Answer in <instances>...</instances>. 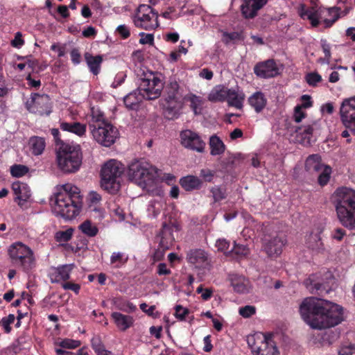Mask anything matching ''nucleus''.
Wrapping results in <instances>:
<instances>
[{
  "label": "nucleus",
  "mask_w": 355,
  "mask_h": 355,
  "mask_svg": "<svg viewBox=\"0 0 355 355\" xmlns=\"http://www.w3.org/2000/svg\"><path fill=\"white\" fill-rule=\"evenodd\" d=\"M300 311L304 322L315 329L335 327L344 320L342 306L313 297L302 302Z\"/></svg>",
  "instance_id": "1"
},
{
  "label": "nucleus",
  "mask_w": 355,
  "mask_h": 355,
  "mask_svg": "<svg viewBox=\"0 0 355 355\" xmlns=\"http://www.w3.org/2000/svg\"><path fill=\"white\" fill-rule=\"evenodd\" d=\"M82 205L80 189L76 186L67 184L55 194L53 211L56 216L70 220L79 214Z\"/></svg>",
  "instance_id": "2"
},
{
  "label": "nucleus",
  "mask_w": 355,
  "mask_h": 355,
  "mask_svg": "<svg viewBox=\"0 0 355 355\" xmlns=\"http://www.w3.org/2000/svg\"><path fill=\"white\" fill-rule=\"evenodd\" d=\"M334 194V206L339 222L349 230H355V190L341 187Z\"/></svg>",
  "instance_id": "3"
},
{
  "label": "nucleus",
  "mask_w": 355,
  "mask_h": 355,
  "mask_svg": "<svg viewBox=\"0 0 355 355\" xmlns=\"http://www.w3.org/2000/svg\"><path fill=\"white\" fill-rule=\"evenodd\" d=\"M58 168L64 173L78 171L82 164L83 153L79 145L62 144L56 153Z\"/></svg>",
  "instance_id": "4"
},
{
  "label": "nucleus",
  "mask_w": 355,
  "mask_h": 355,
  "mask_svg": "<svg viewBox=\"0 0 355 355\" xmlns=\"http://www.w3.org/2000/svg\"><path fill=\"white\" fill-rule=\"evenodd\" d=\"M10 263L26 273L31 272L36 266L33 250L21 242L12 243L8 249Z\"/></svg>",
  "instance_id": "5"
},
{
  "label": "nucleus",
  "mask_w": 355,
  "mask_h": 355,
  "mask_svg": "<svg viewBox=\"0 0 355 355\" xmlns=\"http://www.w3.org/2000/svg\"><path fill=\"white\" fill-rule=\"evenodd\" d=\"M124 172L123 165L115 160L105 162L101 170V186L108 193L114 194L121 187V178Z\"/></svg>",
  "instance_id": "6"
},
{
  "label": "nucleus",
  "mask_w": 355,
  "mask_h": 355,
  "mask_svg": "<svg viewBox=\"0 0 355 355\" xmlns=\"http://www.w3.org/2000/svg\"><path fill=\"white\" fill-rule=\"evenodd\" d=\"M128 175L139 184L150 185L158 176L157 169L144 159L135 160L128 166Z\"/></svg>",
  "instance_id": "7"
},
{
  "label": "nucleus",
  "mask_w": 355,
  "mask_h": 355,
  "mask_svg": "<svg viewBox=\"0 0 355 355\" xmlns=\"http://www.w3.org/2000/svg\"><path fill=\"white\" fill-rule=\"evenodd\" d=\"M166 101V115L168 119H177L180 115L181 103L180 101V85L175 77H170L164 87Z\"/></svg>",
  "instance_id": "8"
},
{
  "label": "nucleus",
  "mask_w": 355,
  "mask_h": 355,
  "mask_svg": "<svg viewBox=\"0 0 355 355\" xmlns=\"http://www.w3.org/2000/svg\"><path fill=\"white\" fill-rule=\"evenodd\" d=\"M89 128L94 139L107 147L115 142L119 135L116 128L107 121H97V124L89 123Z\"/></svg>",
  "instance_id": "9"
},
{
  "label": "nucleus",
  "mask_w": 355,
  "mask_h": 355,
  "mask_svg": "<svg viewBox=\"0 0 355 355\" xmlns=\"http://www.w3.org/2000/svg\"><path fill=\"white\" fill-rule=\"evenodd\" d=\"M163 88L161 80L154 73H149L141 78L137 89L144 99L155 100L160 96Z\"/></svg>",
  "instance_id": "10"
},
{
  "label": "nucleus",
  "mask_w": 355,
  "mask_h": 355,
  "mask_svg": "<svg viewBox=\"0 0 355 355\" xmlns=\"http://www.w3.org/2000/svg\"><path fill=\"white\" fill-rule=\"evenodd\" d=\"M132 19L136 27L145 30H153L159 26L158 12L146 4L139 5Z\"/></svg>",
  "instance_id": "11"
},
{
  "label": "nucleus",
  "mask_w": 355,
  "mask_h": 355,
  "mask_svg": "<svg viewBox=\"0 0 355 355\" xmlns=\"http://www.w3.org/2000/svg\"><path fill=\"white\" fill-rule=\"evenodd\" d=\"M26 108L40 116H49L52 112V102L48 94H31V101L26 103Z\"/></svg>",
  "instance_id": "12"
},
{
  "label": "nucleus",
  "mask_w": 355,
  "mask_h": 355,
  "mask_svg": "<svg viewBox=\"0 0 355 355\" xmlns=\"http://www.w3.org/2000/svg\"><path fill=\"white\" fill-rule=\"evenodd\" d=\"M180 230L179 225L176 222L169 221L162 223L157 237L159 238V248L163 250H168L175 241L174 232H178Z\"/></svg>",
  "instance_id": "13"
},
{
  "label": "nucleus",
  "mask_w": 355,
  "mask_h": 355,
  "mask_svg": "<svg viewBox=\"0 0 355 355\" xmlns=\"http://www.w3.org/2000/svg\"><path fill=\"white\" fill-rule=\"evenodd\" d=\"M181 144L186 148L203 153L206 144L199 135L191 130H184L180 132Z\"/></svg>",
  "instance_id": "14"
},
{
  "label": "nucleus",
  "mask_w": 355,
  "mask_h": 355,
  "mask_svg": "<svg viewBox=\"0 0 355 355\" xmlns=\"http://www.w3.org/2000/svg\"><path fill=\"white\" fill-rule=\"evenodd\" d=\"M254 73L261 78H270L278 76L279 69L273 59L258 62L254 67Z\"/></svg>",
  "instance_id": "15"
},
{
  "label": "nucleus",
  "mask_w": 355,
  "mask_h": 355,
  "mask_svg": "<svg viewBox=\"0 0 355 355\" xmlns=\"http://www.w3.org/2000/svg\"><path fill=\"white\" fill-rule=\"evenodd\" d=\"M268 0H242L240 10L245 19H252L258 15L259 11L266 5Z\"/></svg>",
  "instance_id": "16"
},
{
  "label": "nucleus",
  "mask_w": 355,
  "mask_h": 355,
  "mask_svg": "<svg viewBox=\"0 0 355 355\" xmlns=\"http://www.w3.org/2000/svg\"><path fill=\"white\" fill-rule=\"evenodd\" d=\"M340 114L345 128H351L352 125H355V97L343 101Z\"/></svg>",
  "instance_id": "17"
},
{
  "label": "nucleus",
  "mask_w": 355,
  "mask_h": 355,
  "mask_svg": "<svg viewBox=\"0 0 355 355\" xmlns=\"http://www.w3.org/2000/svg\"><path fill=\"white\" fill-rule=\"evenodd\" d=\"M304 284L313 294L322 295L329 291V286L323 281L320 273L310 275L304 280Z\"/></svg>",
  "instance_id": "18"
},
{
  "label": "nucleus",
  "mask_w": 355,
  "mask_h": 355,
  "mask_svg": "<svg viewBox=\"0 0 355 355\" xmlns=\"http://www.w3.org/2000/svg\"><path fill=\"white\" fill-rule=\"evenodd\" d=\"M286 243L285 236L277 235L265 241L264 250L269 257L276 258L282 254L283 247Z\"/></svg>",
  "instance_id": "19"
},
{
  "label": "nucleus",
  "mask_w": 355,
  "mask_h": 355,
  "mask_svg": "<svg viewBox=\"0 0 355 355\" xmlns=\"http://www.w3.org/2000/svg\"><path fill=\"white\" fill-rule=\"evenodd\" d=\"M229 279L235 292L241 294L248 293L251 289L248 279L238 274L230 275Z\"/></svg>",
  "instance_id": "20"
},
{
  "label": "nucleus",
  "mask_w": 355,
  "mask_h": 355,
  "mask_svg": "<svg viewBox=\"0 0 355 355\" xmlns=\"http://www.w3.org/2000/svg\"><path fill=\"white\" fill-rule=\"evenodd\" d=\"M12 189L16 196L15 200H19L18 205L19 206L22 205V201H27L31 196L29 187L24 182L19 181L13 182Z\"/></svg>",
  "instance_id": "21"
},
{
  "label": "nucleus",
  "mask_w": 355,
  "mask_h": 355,
  "mask_svg": "<svg viewBox=\"0 0 355 355\" xmlns=\"http://www.w3.org/2000/svg\"><path fill=\"white\" fill-rule=\"evenodd\" d=\"M187 260L197 268L202 267L207 261L206 252L201 249H191L187 253Z\"/></svg>",
  "instance_id": "22"
},
{
  "label": "nucleus",
  "mask_w": 355,
  "mask_h": 355,
  "mask_svg": "<svg viewBox=\"0 0 355 355\" xmlns=\"http://www.w3.org/2000/svg\"><path fill=\"white\" fill-rule=\"evenodd\" d=\"M111 318L114 320L117 328L122 331H125L128 329L130 328L135 322L132 316L124 315L119 312L112 313Z\"/></svg>",
  "instance_id": "23"
},
{
  "label": "nucleus",
  "mask_w": 355,
  "mask_h": 355,
  "mask_svg": "<svg viewBox=\"0 0 355 355\" xmlns=\"http://www.w3.org/2000/svg\"><path fill=\"white\" fill-rule=\"evenodd\" d=\"M84 58L89 71L94 75L97 76L101 71V66L103 60V56L101 55L94 56L92 53L85 52Z\"/></svg>",
  "instance_id": "24"
},
{
  "label": "nucleus",
  "mask_w": 355,
  "mask_h": 355,
  "mask_svg": "<svg viewBox=\"0 0 355 355\" xmlns=\"http://www.w3.org/2000/svg\"><path fill=\"white\" fill-rule=\"evenodd\" d=\"M279 350L272 340L271 335L266 336L260 345V350L257 352V355H279Z\"/></svg>",
  "instance_id": "25"
},
{
  "label": "nucleus",
  "mask_w": 355,
  "mask_h": 355,
  "mask_svg": "<svg viewBox=\"0 0 355 355\" xmlns=\"http://www.w3.org/2000/svg\"><path fill=\"white\" fill-rule=\"evenodd\" d=\"M313 128L311 125L297 127L295 130L298 141L304 145H311Z\"/></svg>",
  "instance_id": "26"
},
{
  "label": "nucleus",
  "mask_w": 355,
  "mask_h": 355,
  "mask_svg": "<svg viewBox=\"0 0 355 355\" xmlns=\"http://www.w3.org/2000/svg\"><path fill=\"white\" fill-rule=\"evenodd\" d=\"M250 253V250L247 245L237 243L234 241L233 248L227 252V257L241 260L247 258Z\"/></svg>",
  "instance_id": "27"
},
{
  "label": "nucleus",
  "mask_w": 355,
  "mask_h": 355,
  "mask_svg": "<svg viewBox=\"0 0 355 355\" xmlns=\"http://www.w3.org/2000/svg\"><path fill=\"white\" fill-rule=\"evenodd\" d=\"M324 165L321 162V157L318 154L309 155L305 162V169L309 173H319Z\"/></svg>",
  "instance_id": "28"
},
{
  "label": "nucleus",
  "mask_w": 355,
  "mask_h": 355,
  "mask_svg": "<svg viewBox=\"0 0 355 355\" xmlns=\"http://www.w3.org/2000/svg\"><path fill=\"white\" fill-rule=\"evenodd\" d=\"M181 187L187 191L199 189L202 184V180L194 175H187L180 180Z\"/></svg>",
  "instance_id": "29"
},
{
  "label": "nucleus",
  "mask_w": 355,
  "mask_h": 355,
  "mask_svg": "<svg viewBox=\"0 0 355 355\" xmlns=\"http://www.w3.org/2000/svg\"><path fill=\"white\" fill-rule=\"evenodd\" d=\"M245 99V95L238 89H230L227 101L230 106L241 109L243 107V103Z\"/></svg>",
  "instance_id": "30"
},
{
  "label": "nucleus",
  "mask_w": 355,
  "mask_h": 355,
  "mask_svg": "<svg viewBox=\"0 0 355 355\" xmlns=\"http://www.w3.org/2000/svg\"><path fill=\"white\" fill-rule=\"evenodd\" d=\"M249 104L254 109L256 112H261L266 107L267 99L261 92H256L248 98Z\"/></svg>",
  "instance_id": "31"
},
{
  "label": "nucleus",
  "mask_w": 355,
  "mask_h": 355,
  "mask_svg": "<svg viewBox=\"0 0 355 355\" xmlns=\"http://www.w3.org/2000/svg\"><path fill=\"white\" fill-rule=\"evenodd\" d=\"M60 127L64 131L74 133L80 137L84 135L86 132V125L79 122H62Z\"/></svg>",
  "instance_id": "32"
},
{
  "label": "nucleus",
  "mask_w": 355,
  "mask_h": 355,
  "mask_svg": "<svg viewBox=\"0 0 355 355\" xmlns=\"http://www.w3.org/2000/svg\"><path fill=\"white\" fill-rule=\"evenodd\" d=\"M143 99H144V98L141 93L138 92V89H137L126 95L123 98V102L125 107L128 109L135 110Z\"/></svg>",
  "instance_id": "33"
},
{
  "label": "nucleus",
  "mask_w": 355,
  "mask_h": 355,
  "mask_svg": "<svg viewBox=\"0 0 355 355\" xmlns=\"http://www.w3.org/2000/svg\"><path fill=\"white\" fill-rule=\"evenodd\" d=\"M230 89L224 86L216 87L209 94L208 99L211 102H223L227 100Z\"/></svg>",
  "instance_id": "34"
},
{
  "label": "nucleus",
  "mask_w": 355,
  "mask_h": 355,
  "mask_svg": "<svg viewBox=\"0 0 355 355\" xmlns=\"http://www.w3.org/2000/svg\"><path fill=\"white\" fill-rule=\"evenodd\" d=\"M74 268L73 264H65L58 266L55 270V279L52 282H66L70 278V274Z\"/></svg>",
  "instance_id": "35"
},
{
  "label": "nucleus",
  "mask_w": 355,
  "mask_h": 355,
  "mask_svg": "<svg viewBox=\"0 0 355 355\" xmlns=\"http://www.w3.org/2000/svg\"><path fill=\"white\" fill-rule=\"evenodd\" d=\"M324 8L322 7H306L304 4H301L298 12L302 19H306L311 17L322 15Z\"/></svg>",
  "instance_id": "36"
},
{
  "label": "nucleus",
  "mask_w": 355,
  "mask_h": 355,
  "mask_svg": "<svg viewBox=\"0 0 355 355\" xmlns=\"http://www.w3.org/2000/svg\"><path fill=\"white\" fill-rule=\"evenodd\" d=\"M210 153L211 155H220L225 150V145L216 135H213L209 139Z\"/></svg>",
  "instance_id": "37"
},
{
  "label": "nucleus",
  "mask_w": 355,
  "mask_h": 355,
  "mask_svg": "<svg viewBox=\"0 0 355 355\" xmlns=\"http://www.w3.org/2000/svg\"><path fill=\"white\" fill-rule=\"evenodd\" d=\"M113 304L117 309L128 313H133L137 310L135 304L121 297L114 298Z\"/></svg>",
  "instance_id": "38"
},
{
  "label": "nucleus",
  "mask_w": 355,
  "mask_h": 355,
  "mask_svg": "<svg viewBox=\"0 0 355 355\" xmlns=\"http://www.w3.org/2000/svg\"><path fill=\"white\" fill-rule=\"evenodd\" d=\"M267 336L266 334H254L248 336L247 342L253 353L257 354V351L260 350V345Z\"/></svg>",
  "instance_id": "39"
},
{
  "label": "nucleus",
  "mask_w": 355,
  "mask_h": 355,
  "mask_svg": "<svg viewBox=\"0 0 355 355\" xmlns=\"http://www.w3.org/2000/svg\"><path fill=\"white\" fill-rule=\"evenodd\" d=\"M29 144L35 155H41L46 146L45 140L42 137H33L30 139Z\"/></svg>",
  "instance_id": "40"
},
{
  "label": "nucleus",
  "mask_w": 355,
  "mask_h": 355,
  "mask_svg": "<svg viewBox=\"0 0 355 355\" xmlns=\"http://www.w3.org/2000/svg\"><path fill=\"white\" fill-rule=\"evenodd\" d=\"M78 229L85 235L89 237H94L98 233V228L89 220H86L78 226Z\"/></svg>",
  "instance_id": "41"
},
{
  "label": "nucleus",
  "mask_w": 355,
  "mask_h": 355,
  "mask_svg": "<svg viewBox=\"0 0 355 355\" xmlns=\"http://www.w3.org/2000/svg\"><path fill=\"white\" fill-rule=\"evenodd\" d=\"M91 345L97 355H114L111 351L105 349V345L98 336L92 338Z\"/></svg>",
  "instance_id": "42"
},
{
  "label": "nucleus",
  "mask_w": 355,
  "mask_h": 355,
  "mask_svg": "<svg viewBox=\"0 0 355 355\" xmlns=\"http://www.w3.org/2000/svg\"><path fill=\"white\" fill-rule=\"evenodd\" d=\"M210 192L212 194V197L214 202H220L225 200L227 196V189L225 187L222 186H214L210 189Z\"/></svg>",
  "instance_id": "43"
},
{
  "label": "nucleus",
  "mask_w": 355,
  "mask_h": 355,
  "mask_svg": "<svg viewBox=\"0 0 355 355\" xmlns=\"http://www.w3.org/2000/svg\"><path fill=\"white\" fill-rule=\"evenodd\" d=\"M340 8L332 7L327 9L328 15L331 17V19H324V23L326 28L331 27L340 17Z\"/></svg>",
  "instance_id": "44"
},
{
  "label": "nucleus",
  "mask_w": 355,
  "mask_h": 355,
  "mask_svg": "<svg viewBox=\"0 0 355 355\" xmlns=\"http://www.w3.org/2000/svg\"><path fill=\"white\" fill-rule=\"evenodd\" d=\"M128 260V257L121 252H113L110 257V263L115 264L114 267L117 268L126 263Z\"/></svg>",
  "instance_id": "45"
},
{
  "label": "nucleus",
  "mask_w": 355,
  "mask_h": 355,
  "mask_svg": "<svg viewBox=\"0 0 355 355\" xmlns=\"http://www.w3.org/2000/svg\"><path fill=\"white\" fill-rule=\"evenodd\" d=\"M187 101L189 102V107L195 114H200L202 103L200 97L192 94L187 98Z\"/></svg>",
  "instance_id": "46"
},
{
  "label": "nucleus",
  "mask_w": 355,
  "mask_h": 355,
  "mask_svg": "<svg viewBox=\"0 0 355 355\" xmlns=\"http://www.w3.org/2000/svg\"><path fill=\"white\" fill-rule=\"evenodd\" d=\"M244 36L242 32H224L223 33V41L227 44L230 42L243 41Z\"/></svg>",
  "instance_id": "47"
},
{
  "label": "nucleus",
  "mask_w": 355,
  "mask_h": 355,
  "mask_svg": "<svg viewBox=\"0 0 355 355\" xmlns=\"http://www.w3.org/2000/svg\"><path fill=\"white\" fill-rule=\"evenodd\" d=\"M331 173V168L329 166H324L323 168L320 171V173L318 175V184L322 187L327 185L329 181Z\"/></svg>",
  "instance_id": "48"
},
{
  "label": "nucleus",
  "mask_w": 355,
  "mask_h": 355,
  "mask_svg": "<svg viewBox=\"0 0 355 355\" xmlns=\"http://www.w3.org/2000/svg\"><path fill=\"white\" fill-rule=\"evenodd\" d=\"M73 230L69 228L64 231H58L55 234V239L57 242H67L69 241L73 235Z\"/></svg>",
  "instance_id": "49"
},
{
  "label": "nucleus",
  "mask_w": 355,
  "mask_h": 355,
  "mask_svg": "<svg viewBox=\"0 0 355 355\" xmlns=\"http://www.w3.org/2000/svg\"><path fill=\"white\" fill-rule=\"evenodd\" d=\"M28 172V168L21 164H15L10 168V173L12 177L20 178Z\"/></svg>",
  "instance_id": "50"
},
{
  "label": "nucleus",
  "mask_w": 355,
  "mask_h": 355,
  "mask_svg": "<svg viewBox=\"0 0 355 355\" xmlns=\"http://www.w3.org/2000/svg\"><path fill=\"white\" fill-rule=\"evenodd\" d=\"M101 200V196L96 191H92L88 194L89 206L90 208L94 207V210H96V207L100 205Z\"/></svg>",
  "instance_id": "51"
},
{
  "label": "nucleus",
  "mask_w": 355,
  "mask_h": 355,
  "mask_svg": "<svg viewBox=\"0 0 355 355\" xmlns=\"http://www.w3.org/2000/svg\"><path fill=\"white\" fill-rule=\"evenodd\" d=\"M15 316L13 314H9L6 317H3L0 320V326L3 327L5 333L9 334L12 330L10 324L15 322Z\"/></svg>",
  "instance_id": "52"
},
{
  "label": "nucleus",
  "mask_w": 355,
  "mask_h": 355,
  "mask_svg": "<svg viewBox=\"0 0 355 355\" xmlns=\"http://www.w3.org/2000/svg\"><path fill=\"white\" fill-rule=\"evenodd\" d=\"M62 348L65 349H76L80 345L79 340H76L69 338H64L57 344Z\"/></svg>",
  "instance_id": "53"
},
{
  "label": "nucleus",
  "mask_w": 355,
  "mask_h": 355,
  "mask_svg": "<svg viewBox=\"0 0 355 355\" xmlns=\"http://www.w3.org/2000/svg\"><path fill=\"white\" fill-rule=\"evenodd\" d=\"M306 81L309 85L315 87L317 84L322 81V76L317 72H311L306 74Z\"/></svg>",
  "instance_id": "54"
},
{
  "label": "nucleus",
  "mask_w": 355,
  "mask_h": 355,
  "mask_svg": "<svg viewBox=\"0 0 355 355\" xmlns=\"http://www.w3.org/2000/svg\"><path fill=\"white\" fill-rule=\"evenodd\" d=\"M190 311L187 308L183 307L182 305H176L175 307V316L179 320H185L186 316L188 315Z\"/></svg>",
  "instance_id": "55"
},
{
  "label": "nucleus",
  "mask_w": 355,
  "mask_h": 355,
  "mask_svg": "<svg viewBox=\"0 0 355 355\" xmlns=\"http://www.w3.org/2000/svg\"><path fill=\"white\" fill-rule=\"evenodd\" d=\"M311 239L314 240L315 241V245L309 244V248H311L312 250H315L318 252H323L325 251V248L324 245V243L322 242L321 239L318 235H314L311 236Z\"/></svg>",
  "instance_id": "56"
},
{
  "label": "nucleus",
  "mask_w": 355,
  "mask_h": 355,
  "mask_svg": "<svg viewBox=\"0 0 355 355\" xmlns=\"http://www.w3.org/2000/svg\"><path fill=\"white\" fill-rule=\"evenodd\" d=\"M230 243L225 239H218L216 243V247L218 250L220 252H224V254L227 256V252H228V249L230 248Z\"/></svg>",
  "instance_id": "57"
},
{
  "label": "nucleus",
  "mask_w": 355,
  "mask_h": 355,
  "mask_svg": "<svg viewBox=\"0 0 355 355\" xmlns=\"http://www.w3.org/2000/svg\"><path fill=\"white\" fill-rule=\"evenodd\" d=\"M239 312L243 318H250L256 313V309L253 306L247 305L241 307Z\"/></svg>",
  "instance_id": "58"
},
{
  "label": "nucleus",
  "mask_w": 355,
  "mask_h": 355,
  "mask_svg": "<svg viewBox=\"0 0 355 355\" xmlns=\"http://www.w3.org/2000/svg\"><path fill=\"white\" fill-rule=\"evenodd\" d=\"M321 46H322L323 53H324V60L326 61V62L329 63V60L331 56L330 45H329V44L327 43L326 40H321Z\"/></svg>",
  "instance_id": "59"
},
{
  "label": "nucleus",
  "mask_w": 355,
  "mask_h": 355,
  "mask_svg": "<svg viewBox=\"0 0 355 355\" xmlns=\"http://www.w3.org/2000/svg\"><path fill=\"white\" fill-rule=\"evenodd\" d=\"M215 175V172L208 168L200 170V176L205 181L210 182Z\"/></svg>",
  "instance_id": "60"
},
{
  "label": "nucleus",
  "mask_w": 355,
  "mask_h": 355,
  "mask_svg": "<svg viewBox=\"0 0 355 355\" xmlns=\"http://www.w3.org/2000/svg\"><path fill=\"white\" fill-rule=\"evenodd\" d=\"M116 31L122 39H127L130 35V28L125 24L119 25Z\"/></svg>",
  "instance_id": "61"
},
{
  "label": "nucleus",
  "mask_w": 355,
  "mask_h": 355,
  "mask_svg": "<svg viewBox=\"0 0 355 355\" xmlns=\"http://www.w3.org/2000/svg\"><path fill=\"white\" fill-rule=\"evenodd\" d=\"M139 36L141 37L139 40V43L141 44H152L154 41V36L153 34L140 33Z\"/></svg>",
  "instance_id": "62"
},
{
  "label": "nucleus",
  "mask_w": 355,
  "mask_h": 355,
  "mask_svg": "<svg viewBox=\"0 0 355 355\" xmlns=\"http://www.w3.org/2000/svg\"><path fill=\"white\" fill-rule=\"evenodd\" d=\"M71 62L73 64L77 65L81 62V54L77 48L73 49L70 52Z\"/></svg>",
  "instance_id": "63"
},
{
  "label": "nucleus",
  "mask_w": 355,
  "mask_h": 355,
  "mask_svg": "<svg viewBox=\"0 0 355 355\" xmlns=\"http://www.w3.org/2000/svg\"><path fill=\"white\" fill-rule=\"evenodd\" d=\"M338 355H355V347L352 345L343 347L338 351Z\"/></svg>",
  "instance_id": "64"
}]
</instances>
